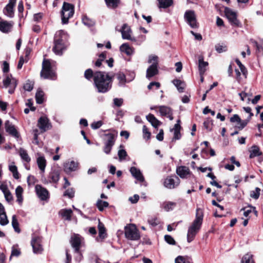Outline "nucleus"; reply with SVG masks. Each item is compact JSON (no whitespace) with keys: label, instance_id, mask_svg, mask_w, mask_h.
<instances>
[{"label":"nucleus","instance_id":"obj_6","mask_svg":"<svg viewBox=\"0 0 263 263\" xmlns=\"http://www.w3.org/2000/svg\"><path fill=\"white\" fill-rule=\"evenodd\" d=\"M125 235L126 238L132 240H137L140 238L139 231L134 224L125 227Z\"/></svg>","mask_w":263,"mask_h":263},{"label":"nucleus","instance_id":"obj_10","mask_svg":"<svg viewBox=\"0 0 263 263\" xmlns=\"http://www.w3.org/2000/svg\"><path fill=\"white\" fill-rule=\"evenodd\" d=\"M70 242L76 253L79 252V249L83 243V238L78 234H74L71 238Z\"/></svg>","mask_w":263,"mask_h":263},{"label":"nucleus","instance_id":"obj_12","mask_svg":"<svg viewBox=\"0 0 263 263\" xmlns=\"http://www.w3.org/2000/svg\"><path fill=\"white\" fill-rule=\"evenodd\" d=\"M224 13L227 18L232 25L237 26H239V22L237 19V15L235 12L232 11L230 8H226Z\"/></svg>","mask_w":263,"mask_h":263},{"label":"nucleus","instance_id":"obj_2","mask_svg":"<svg viewBox=\"0 0 263 263\" xmlns=\"http://www.w3.org/2000/svg\"><path fill=\"white\" fill-rule=\"evenodd\" d=\"M203 220V213L201 209L196 210V218L189 227L187 234V241L192 242L201 228Z\"/></svg>","mask_w":263,"mask_h":263},{"label":"nucleus","instance_id":"obj_17","mask_svg":"<svg viewBox=\"0 0 263 263\" xmlns=\"http://www.w3.org/2000/svg\"><path fill=\"white\" fill-rule=\"evenodd\" d=\"M37 195L42 200H45L49 197V193L46 189L41 185H36L35 187Z\"/></svg>","mask_w":263,"mask_h":263},{"label":"nucleus","instance_id":"obj_18","mask_svg":"<svg viewBox=\"0 0 263 263\" xmlns=\"http://www.w3.org/2000/svg\"><path fill=\"white\" fill-rule=\"evenodd\" d=\"M16 0H9V3L4 9V14L9 17H13L14 16L13 7L15 5Z\"/></svg>","mask_w":263,"mask_h":263},{"label":"nucleus","instance_id":"obj_58","mask_svg":"<svg viewBox=\"0 0 263 263\" xmlns=\"http://www.w3.org/2000/svg\"><path fill=\"white\" fill-rule=\"evenodd\" d=\"M74 191L73 189H67L64 193V196H68L69 198H71L74 197Z\"/></svg>","mask_w":263,"mask_h":263},{"label":"nucleus","instance_id":"obj_16","mask_svg":"<svg viewBox=\"0 0 263 263\" xmlns=\"http://www.w3.org/2000/svg\"><path fill=\"white\" fill-rule=\"evenodd\" d=\"M37 126L43 133L49 129L51 128V125L47 117H42L38 120Z\"/></svg>","mask_w":263,"mask_h":263},{"label":"nucleus","instance_id":"obj_49","mask_svg":"<svg viewBox=\"0 0 263 263\" xmlns=\"http://www.w3.org/2000/svg\"><path fill=\"white\" fill-rule=\"evenodd\" d=\"M82 22L85 26L88 27L92 26L95 24V22L87 16H84L83 17Z\"/></svg>","mask_w":263,"mask_h":263},{"label":"nucleus","instance_id":"obj_1","mask_svg":"<svg viewBox=\"0 0 263 263\" xmlns=\"http://www.w3.org/2000/svg\"><path fill=\"white\" fill-rule=\"evenodd\" d=\"M112 78L106 72L97 71L94 73V84L98 92L105 93L111 87Z\"/></svg>","mask_w":263,"mask_h":263},{"label":"nucleus","instance_id":"obj_57","mask_svg":"<svg viewBox=\"0 0 263 263\" xmlns=\"http://www.w3.org/2000/svg\"><path fill=\"white\" fill-rule=\"evenodd\" d=\"M38 129H35L33 130V143L36 145H40V143L38 140Z\"/></svg>","mask_w":263,"mask_h":263},{"label":"nucleus","instance_id":"obj_44","mask_svg":"<svg viewBox=\"0 0 263 263\" xmlns=\"http://www.w3.org/2000/svg\"><path fill=\"white\" fill-rule=\"evenodd\" d=\"M160 7L167 8L172 4V0H158Z\"/></svg>","mask_w":263,"mask_h":263},{"label":"nucleus","instance_id":"obj_4","mask_svg":"<svg viewBox=\"0 0 263 263\" xmlns=\"http://www.w3.org/2000/svg\"><path fill=\"white\" fill-rule=\"evenodd\" d=\"M41 77L45 79L55 80L56 74L52 69L50 61L44 59L42 63V69L41 71Z\"/></svg>","mask_w":263,"mask_h":263},{"label":"nucleus","instance_id":"obj_39","mask_svg":"<svg viewBox=\"0 0 263 263\" xmlns=\"http://www.w3.org/2000/svg\"><path fill=\"white\" fill-rule=\"evenodd\" d=\"M241 263H254L253 255L250 253L245 254L242 258Z\"/></svg>","mask_w":263,"mask_h":263},{"label":"nucleus","instance_id":"obj_31","mask_svg":"<svg viewBox=\"0 0 263 263\" xmlns=\"http://www.w3.org/2000/svg\"><path fill=\"white\" fill-rule=\"evenodd\" d=\"M157 107L159 108V112L162 116H166L167 115H170L172 112L171 108L166 106H159L158 107L155 106L154 107H151V109Z\"/></svg>","mask_w":263,"mask_h":263},{"label":"nucleus","instance_id":"obj_40","mask_svg":"<svg viewBox=\"0 0 263 263\" xmlns=\"http://www.w3.org/2000/svg\"><path fill=\"white\" fill-rule=\"evenodd\" d=\"M35 99L37 104H42L44 102V92L42 90H37L35 95Z\"/></svg>","mask_w":263,"mask_h":263},{"label":"nucleus","instance_id":"obj_22","mask_svg":"<svg viewBox=\"0 0 263 263\" xmlns=\"http://www.w3.org/2000/svg\"><path fill=\"white\" fill-rule=\"evenodd\" d=\"M129 171L133 177H134L137 180L141 182L144 181V177L139 169L136 167L133 166L130 167Z\"/></svg>","mask_w":263,"mask_h":263},{"label":"nucleus","instance_id":"obj_61","mask_svg":"<svg viewBox=\"0 0 263 263\" xmlns=\"http://www.w3.org/2000/svg\"><path fill=\"white\" fill-rule=\"evenodd\" d=\"M4 194L7 201L10 202L13 200V196L9 189L4 193Z\"/></svg>","mask_w":263,"mask_h":263},{"label":"nucleus","instance_id":"obj_62","mask_svg":"<svg viewBox=\"0 0 263 263\" xmlns=\"http://www.w3.org/2000/svg\"><path fill=\"white\" fill-rule=\"evenodd\" d=\"M148 222L149 224L154 227L159 223V221L156 217H152L148 219Z\"/></svg>","mask_w":263,"mask_h":263},{"label":"nucleus","instance_id":"obj_48","mask_svg":"<svg viewBox=\"0 0 263 263\" xmlns=\"http://www.w3.org/2000/svg\"><path fill=\"white\" fill-rule=\"evenodd\" d=\"M251 119L247 118V119L244 120H241L240 119V121H238L237 128L239 129H242L248 123Z\"/></svg>","mask_w":263,"mask_h":263},{"label":"nucleus","instance_id":"obj_34","mask_svg":"<svg viewBox=\"0 0 263 263\" xmlns=\"http://www.w3.org/2000/svg\"><path fill=\"white\" fill-rule=\"evenodd\" d=\"M23 191V189L20 185L17 186L15 189V195L17 198V201L19 203V204H22L23 200V197L22 196Z\"/></svg>","mask_w":263,"mask_h":263},{"label":"nucleus","instance_id":"obj_8","mask_svg":"<svg viewBox=\"0 0 263 263\" xmlns=\"http://www.w3.org/2000/svg\"><path fill=\"white\" fill-rule=\"evenodd\" d=\"M116 30L121 33L123 39L133 42L136 41L135 38L132 36V29L127 24H124L120 29H119L118 27H116Z\"/></svg>","mask_w":263,"mask_h":263},{"label":"nucleus","instance_id":"obj_20","mask_svg":"<svg viewBox=\"0 0 263 263\" xmlns=\"http://www.w3.org/2000/svg\"><path fill=\"white\" fill-rule=\"evenodd\" d=\"M176 173L182 179L187 178L191 175L189 167L185 166H180L177 167Z\"/></svg>","mask_w":263,"mask_h":263},{"label":"nucleus","instance_id":"obj_37","mask_svg":"<svg viewBox=\"0 0 263 263\" xmlns=\"http://www.w3.org/2000/svg\"><path fill=\"white\" fill-rule=\"evenodd\" d=\"M72 210L70 209L62 210L60 212V214L65 219L70 220L71 219Z\"/></svg>","mask_w":263,"mask_h":263},{"label":"nucleus","instance_id":"obj_46","mask_svg":"<svg viewBox=\"0 0 263 263\" xmlns=\"http://www.w3.org/2000/svg\"><path fill=\"white\" fill-rule=\"evenodd\" d=\"M34 83L32 81L28 80L24 85V89L25 90L30 91L33 88Z\"/></svg>","mask_w":263,"mask_h":263},{"label":"nucleus","instance_id":"obj_35","mask_svg":"<svg viewBox=\"0 0 263 263\" xmlns=\"http://www.w3.org/2000/svg\"><path fill=\"white\" fill-rule=\"evenodd\" d=\"M176 203L174 202H172V201L164 202L162 204V208L166 212H168L170 211L173 210L174 209V208L176 206Z\"/></svg>","mask_w":263,"mask_h":263},{"label":"nucleus","instance_id":"obj_26","mask_svg":"<svg viewBox=\"0 0 263 263\" xmlns=\"http://www.w3.org/2000/svg\"><path fill=\"white\" fill-rule=\"evenodd\" d=\"M116 77L118 81V85L120 87L124 86L126 83L130 82L132 80H127L126 79L125 75L122 72H118L116 74Z\"/></svg>","mask_w":263,"mask_h":263},{"label":"nucleus","instance_id":"obj_11","mask_svg":"<svg viewBox=\"0 0 263 263\" xmlns=\"http://www.w3.org/2000/svg\"><path fill=\"white\" fill-rule=\"evenodd\" d=\"M118 132L115 130H110L109 132L104 135V143L114 145Z\"/></svg>","mask_w":263,"mask_h":263},{"label":"nucleus","instance_id":"obj_41","mask_svg":"<svg viewBox=\"0 0 263 263\" xmlns=\"http://www.w3.org/2000/svg\"><path fill=\"white\" fill-rule=\"evenodd\" d=\"M12 226L16 232L20 233L21 230L19 228V223L15 215H13L12 217Z\"/></svg>","mask_w":263,"mask_h":263},{"label":"nucleus","instance_id":"obj_14","mask_svg":"<svg viewBox=\"0 0 263 263\" xmlns=\"http://www.w3.org/2000/svg\"><path fill=\"white\" fill-rule=\"evenodd\" d=\"M31 243L34 253L40 254L42 253L43 249L41 245V238L40 237H33Z\"/></svg>","mask_w":263,"mask_h":263},{"label":"nucleus","instance_id":"obj_24","mask_svg":"<svg viewBox=\"0 0 263 263\" xmlns=\"http://www.w3.org/2000/svg\"><path fill=\"white\" fill-rule=\"evenodd\" d=\"M158 66L151 65L146 70V77L149 79L158 73Z\"/></svg>","mask_w":263,"mask_h":263},{"label":"nucleus","instance_id":"obj_54","mask_svg":"<svg viewBox=\"0 0 263 263\" xmlns=\"http://www.w3.org/2000/svg\"><path fill=\"white\" fill-rule=\"evenodd\" d=\"M84 76L86 79L90 80L92 77L94 78V73L91 69H88L85 71Z\"/></svg>","mask_w":263,"mask_h":263},{"label":"nucleus","instance_id":"obj_63","mask_svg":"<svg viewBox=\"0 0 263 263\" xmlns=\"http://www.w3.org/2000/svg\"><path fill=\"white\" fill-rule=\"evenodd\" d=\"M104 147H103V151L106 154H110L111 151V149H112V147L114 145H110V144H106V143H104Z\"/></svg>","mask_w":263,"mask_h":263},{"label":"nucleus","instance_id":"obj_60","mask_svg":"<svg viewBox=\"0 0 263 263\" xmlns=\"http://www.w3.org/2000/svg\"><path fill=\"white\" fill-rule=\"evenodd\" d=\"M260 191L259 188L256 187L255 190L251 193V196L254 199H258L260 195Z\"/></svg>","mask_w":263,"mask_h":263},{"label":"nucleus","instance_id":"obj_32","mask_svg":"<svg viewBox=\"0 0 263 263\" xmlns=\"http://www.w3.org/2000/svg\"><path fill=\"white\" fill-rule=\"evenodd\" d=\"M208 63L206 62L203 61L202 58H200L199 59V71L200 75H203L206 71V67L208 66Z\"/></svg>","mask_w":263,"mask_h":263},{"label":"nucleus","instance_id":"obj_38","mask_svg":"<svg viewBox=\"0 0 263 263\" xmlns=\"http://www.w3.org/2000/svg\"><path fill=\"white\" fill-rule=\"evenodd\" d=\"M173 83L177 87L179 92H183L184 89V84L180 80L175 79L173 81Z\"/></svg>","mask_w":263,"mask_h":263},{"label":"nucleus","instance_id":"obj_7","mask_svg":"<svg viewBox=\"0 0 263 263\" xmlns=\"http://www.w3.org/2000/svg\"><path fill=\"white\" fill-rule=\"evenodd\" d=\"M3 86L8 89V92L12 94L17 86V81L12 75H6L3 80Z\"/></svg>","mask_w":263,"mask_h":263},{"label":"nucleus","instance_id":"obj_30","mask_svg":"<svg viewBox=\"0 0 263 263\" xmlns=\"http://www.w3.org/2000/svg\"><path fill=\"white\" fill-rule=\"evenodd\" d=\"M146 119L151 123L152 125L155 128H157L161 124L160 121L151 114L146 116Z\"/></svg>","mask_w":263,"mask_h":263},{"label":"nucleus","instance_id":"obj_23","mask_svg":"<svg viewBox=\"0 0 263 263\" xmlns=\"http://www.w3.org/2000/svg\"><path fill=\"white\" fill-rule=\"evenodd\" d=\"M60 172L59 170L52 168L49 174L50 182L57 183L60 179Z\"/></svg>","mask_w":263,"mask_h":263},{"label":"nucleus","instance_id":"obj_53","mask_svg":"<svg viewBox=\"0 0 263 263\" xmlns=\"http://www.w3.org/2000/svg\"><path fill=\"white\" fill-rule=\"evenodd\" d=\"M9 222L6 214L0 215V224L1 226H6Z\"/></svg>","mask_w":263,"mask_h":263},{"label":"nucleus","instance_id":"obj_13","mask_svg":"<svg viewBox=\"0 0 263 263\" xmlns=\"http://www.w3.org/2000/svg\"><path fill=\"white\" fill-rule=\"evenodd\" d=\"M180 181L178 177H168L164 181V185L169 189H173L177 187L180 184Z\"/></svg>","mask_w":263,"mask_h":263},{"label":"nucleus","instance_id":"obj_27","mask_svg":"<svg viewBox=\"0 0 263 263\" xmlns=\"http://www.w3.org/2000/svg\"><path fill=\"white\" fill-rule=\"evenodd\" d=\"M120 50L124 52L127 55H130L134 53V48L130 47L127 43H123L120 47Z\"/></svg>","mask_w":263,"mask_h":263},{"label":"nucleus","instance_id":"obj_47","mask_svg":"<svg viewBox=\"0 0 263 263\" xmlns=\"http://www.w3.org/2000/svg\"><path fill=\"white\" fill-rule=\"evenodd\" d=\"M106 58V52H102L101 53L97 61L95 63V65L97 67H100L101 65V63Z\"/></svg>","mask_w":263,"mask_h":263},{"label":"nucleus","instance_id":"obj_43","mask_svg":"<svg viewBox=\"0 0 263 263\" xmlns=\"http://www.w3.org/2000/svg\"><path fill=\"white\" fill-rule=\"evenodd\" d=\"M108 7L115 8L117 7L119 3V0H105Z\"/></svg>","mask_w":263,"mask_h":263},{"label":"nucleus","instance_id":"obj_29","mask_svg":"<svg viewBox=\"0 0 263 263\" xmlns=\"http://www.w3.org/2000/svg\"><path fill=\"white\" fill-rule=\"evenodd\" d=\"M180 122V121L178 120L177 123L174 125V128L172 129V130H174V140H179L181 138Z\"/></svg>","mask_w":263,"mask_h":263},{"label":"nucleus","instance_id":"obj_21","mask_svg":"<svg viewBox=\"0 0 263 263\" xmlns=\"http://www.w3.org/2000/svg\"><path fill=\"white\" fill-rule=\"evenodd\" d=\"M13 25L12 22L1 20L0 21V31L3 33H8L11 30Z\"/></svg>","mask_w":263,"mask_h":263},{"label":"nucleus","instance_id":"obj_15","mask_svg":"<svg viewBox=\"0 0 263 263\" xmlns=\"http://www.w3.org/2000/svg\"><path fill=\"white\" fill-rule=\"evenodd\" d=\"M79 163L73 160H67L64 163L63 169L65 173L69 174L76 171L78 167Z\"/></svg>","mask_w":263,"mask_h":263},{"label":"nucleus","instance_id":"obj_52","mask_svg":"<svg viewBox=\"0 0 263 263\" xmlns=\"http://www.w3.org/2000/svg\"><path fill=\"white\" fill-rule=\"evenodd\" d=\"M212 120L208 118L206 119L203 122L204 127L208 130H211L212 129Z\"/></svg>","mask_w":263,"mask_h":263},{"label":"nucleus","instance_id":"obj_19","mask_svg":"<svg viewBox=\"0 0 263 263\" xmlns=\"http://www.w3.org/2000/svg\"><path fill=\"white\" fill-rule=\"evenodd\" d=\"M5 128L6 131L13 137H15V138H18L19 137L20 135L17 130L15 129V126L9 121H6L5 122Z\"/></svg>","mask_w":263,"mask_h":263},{"label":"nucleus","instance_id":"obj_3","mask_svg":"<svg viewBox=\"0 0 263 263\" xmlns=\"http://www.w3.org/2000/svg\"><path fill=\"white\" fill-rule=\"evenodd\" d=\"M68 40V35L63 30L57 31L54 36V46L53 51L57 55H61L63 51L66 48V42Z\"/></svg>","mask_w":263,"mask_h":263},{"label":"nucleus","instance_id":"obj_50","mask_svg":"<svg viewBox=\"0 0 263 263\" xmlns=\"http://www.w3.org/2000/svg\"><path fill=\"white\" fill-rule=\"evenodd\" d=\"M118 155L120 161H122L124 160L127 156V153L125 149H122L119 150L118 152Z\"/></svg>","mask_w":263,"mask_h":263},{"label":"nucleus","instance_id":"obj_36","mask_svg":"<svg viewBox=\"0 0 263 263\" xmlns=\"http://www.w3.org/2000/svg\"><path fill=\"white\" fill-rule=\"evenodd\" d=\"M19 155L21 159L26 162H29L31 160L27 151L23 148H20L19 149Z\"/></svg>","mask_w":263,"mask_h":263},{"label":"nucleus","instance_id":"obj_55","mask_svg":"<svg viewBox=\"0 0 263 263\" xmlns=\"http://www.w3.org/2000/svg\"><path fill=\"white\" fill-rule=\"evenodd\" d=\"M175 263H192L188 259H186L184 257L182 256H178L175 259Z\"/></svg>","mask_w":263,"mask_h":263},{"label":"nucleus","instance_id":"obj_51","mask_svg":"<svg viewBox=\"0 0 263 263\" xmlns=\"http://www.w3.org/2000/svg\"><path fill=\"white\" fill-rule=\"evenodd\" d=\"M142 132L143 134V138L147 140L150 139L151 133L148 131V128L145 125L143 126Z\"/></svg>","mask_w":263,"mask_h":263},{"label":"nucleus","instance_id":"obj_45","mask_svg":"<svg viewBox=\"0 0 263 263\" xmlns=\"http://www.w3.org/2000/svg\"><path fill=\"white\" fill-rule=\"evenodd\" d=\"M148 63L152 64L151 65L158 66V57L155 55H150L148 57Z\"/></svg>","mask_w":263,"mask_h":263},{"label":"nucleus","instance_id":"obj_5","mask_svg":"<svg viewBox=\"0 0 263 263\" xmlns=\"http://www.w3.org/2000/svg\"><path fill=\"white\" fill-rule=\"evenodd\" d=\"M74 14V6L69 3L64 2L61 11L62 22L64 24L68 23V20Z\"/></svg>","mask_w":263,"mask_h":263},{"label":"nucleus","instance_id":"obj_25","mask_svg":"<svg viewBox=\"0 0 263 263\" xmlns=\"http://www.w3.org/2000/svg\"><path fill=\"white\" fill-rule=\"evenodd\" d=\"M98 228L99 230V237L96 238V240L97 241H100V239H104L106 237V229L103 223L100 220H99Z\"/></svg>","mask_w":263,"mask_h":263},{"label":"nucleus","instance_id":"obj_28","mask_svg":"<svg viewBox=\"0 0 263 263\" xmlns=\"http://www.w3.org/2000/svg\"><path fill=\"white\" fill-rule=\"evenodd\" d=\"M36 162L37 166L40 170L41 173H44L46 166V160L44 157L40 156L37 158Z\"/></svg>","mask_w":263,"mask_h":263},{"label":"nucleus","instance_id":"obj_42","mask_svg":"<svg viewBox=\"0 0 263 263\" xmlns=\"http://www.w3.org/2000/svg\"><path fill=\"white\" fill-rule=\"evenodd\" d=\"M96 205L99 211H102L105 208H107L109 204L107 201L99 199L97 201Z\"/></svg>","mask_w":263,"mask_h":263},{"label":"nucleus","instance_id":"obj_9","mask_svg":"<svg viewBox=\"0 0 263 263\" xmlns=\"http://www.w3.org/2000/svg\"><path fill=\"white\" fill-rule=\"evenodd\" d=\"M184 18L191 27L195 28L198 27L194 11H186L184 14Z\"/></svg>","mask_w":263,"mask_h":263},{"label":"nucleus","instance_id":"obj_56","mask_svg":"<svg viewBox=\"0 0 263 263\" xmlns=\"http://www.w3.org/2000/svg\"><path fill=\"white\" fill-rule=\"evenodd\" d=\"M215 49L218 53H221L227 50V47L226 45L218 44L216 45Z\"/></svg>","mask_w":263,"mask_h":263},{"label":"nucleus","instance_id":"obj_33","mask_svg":"<svg viewBox=\"0 0 263 263\" xmlns=\"http://www.w3.org/2000/svg\"><path fill=\"white\" fill-rule=\"evenodd\" d=\"M250 153V158L260 156L262 154V153L260 151L259 147L256 145H253L251 147Z\"/></svg>","mask_w":263,"mask_h":263},{"label":"nucleus","instance_id":"obj_59","mask_svg":"<svg viewBox=\"0 0 263 263\" xmlns=\"http://www.w3.org/2000/svg\"><path fill=\"white\" fill-rule=\"evenodd\" d=\"M165 240L167 243H168L170 245H175L176 241L174 240V239L170 235H166L164 236Z\"/></svg>","mask_w":263,"mask_h":263},{"label":"nucleus","instance_id":"obj_64","mask_svg":"<svg viewBox=\"0 0 263 263\" xmlns=\"http://www.w3.org/2000/svg\"><path fill=\"white\" fill-rule=\"evenodd\" d=\"M103 124V123L101 121H99L97 122H94L91 124V127L93 129H97L100 128Z\"/></svg>","mask_w":263,"mask_h":263}]
</instances>
